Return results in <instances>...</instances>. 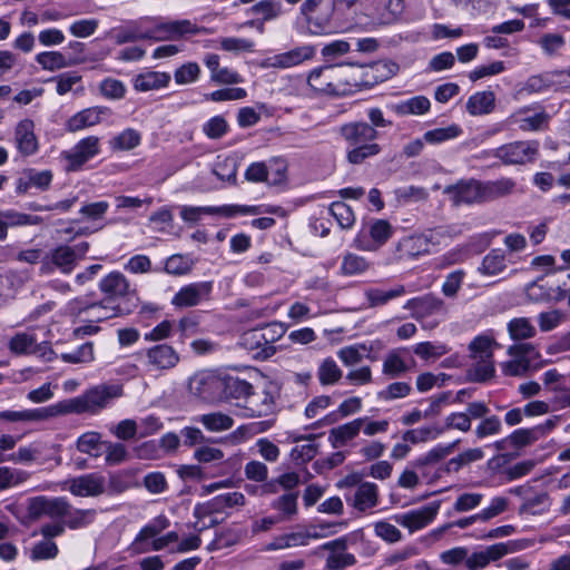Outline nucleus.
I'll return each instance as SVG.
<instances>
[{
    "mask_svg": "<svg viewBox=\"0 0 570 570\" xmlns=\"http://www.w3.org/2000/svg\"><path fill=\"white\" fill-rule=\"evenodd\" d=\"M535 351L534 345L530 343H517L508 347L509 361L501 363V370L508 376H521L530 367L529 355Z\"/></svg>",
    "mask_w": 570,
    "mask_h": 570,
    "instance_id": "ddd939ff",
    "label": "nucleus"
},
{
    "mask_svg": "<svg viewBox=\"0 0 570 570\" xmlns=\"http://www.w3.org/2000/svg\"><path fill=\"white\" fill-rule=\"evenodd\" d=\"M361 421L355 419L330 430L328 441L333 448H342L354 440L361 432Z\"/></svg>",
    "mask_w": 570,
    "mask_h": 570,
    "instance_id": "7c9ffc66",
    "label": "nucleus"
},
{
    "mask_svg": "<svg viewBox=\"0 0 570 570\" xmlns=\"http://www.w3.org/2000/svg\"><path fill=\"white\" fill-rule=\"evenodd\" d=\"M36 337L28 332L16 333L9 341L8 347L13 354H31Z\"/></svg>",
    "mask_w": 570,
    "mask_h": 570,
    "instance_id": "864d4df0",
    "label": "nucleus"
},
{
    "mask_svg": "<svg viewBox=\"0 0 570 570\" xmlns=\"http://www.w3.org/2000/svg\"><path fill=\"white\" fill-rule=\"evenodd\" d=\"M14 145L17 150L23 156H31L39 148L38 139L35 135V124L31 119H22L14 127Z\"/></svg>",
    "mask_w": 570,
    "mask_h": 570,
    "instance_id": "412c9836",
    "label": "nucleus"
},
{
    "mask_svg": "<svg viewBox=\"0 0 570 570\" xmlns=\"http://www.w3.org/2000/svg\"><path fill=\"white\" fill-rule=\"evenodd\" d=\"M217 512H220V510L215 498L205 503L197 504L194 509V517L197 519L194 529L197 532H202L207 527L214 525L216 523L214 520L210 521L209 525L202 523V520Z\"/></svg>",
    "mask_w": 570,
    "mask_h": 570,
    "instance_id": "3c124183",
    "label": "nucleus"
},
{
    "mask_svg": "<svg viewBox=\"0 0 570 570\" xmlns=\"http://www.w3.org/2000/svg\"><path fill=\"white\" fill-rule=\"evenodd\" d=\"M58 552L59 550L56 542L45 539L32 547L30 558L33 561L49 560L56 558Z\"/></svg>",
    "mask_w": 570,
    "mask_h": 570,
    "instance_id": "338daca9",
    "label": "nucleus"
},
{
    "mask_svg": "<svg viewBox=\"0 0 570 570\" xmlns=\"http://www.w3.org/2000/svg\"><path fill=\"white\" fill-rule=\"evenodd\" d=\"M318 445L312 438L305 444H297L291 451V459L296 464H305L314 459L317 454Z\"/></svg>",
    "mask_w": 570,
    "mask_h": 570,
    "instance_id": "052dcab7",
    "label": "nucleus"
},
{
    "mask_svg": "<svg viewBox=\"0 0 570 570\" xmlns=\"http://www.w3.org/2000/svg\"><path fill=\"white\" fill-rule=\"evenodd\" d=\"M440 507V501H435L419 509L397 514L394 517V520L397 524L407 529L410 533H414L428 527L435 519Z\"/></svg>",
    "mask_w": 570,
    "mask_h": 570,
    "instance_id": "f8f14e48",
    "label": "nucleus"
},
{
    "mask_svg": "<svg viewBox=\"0 0 570 570\" xmlns=\"http://www.w3.org/2000/svg\"><path fill=\"white\" fill-rule=\"evenodd\" d=\"M495 108V95L491 90L478 91L471 95L466 101V111L471 116L491 114Z\"/></svg>",
    "mask_w": 570,
    "mask_h": 570,
    "instance_id": "c756f323",
    "label": "nucleus"
},
{
    "mask_svg": "<svg viewBox=\"0 0 570 570\" xmlns=\"http://www.w3.org/2000/svg\"><path fill=\"white\" fill-rule=\"evenodd\" d=\"M373 530L376 537L391 544L400 542L403 538L400 529L385 520L375 522Z\"/></svg>",
    "mask_w": 570,
    "mask_h": 570,
    "instance_id": "680f3d73",
    "label": "nucleus"
},
{
    "mask_svg": "<svg viewBox=\"0 0 570 570\" xmlns=\"http://www.w3.org/2000/svg\"><path fill=\"white\" fill-rule=\"evenodd\" d=\"M333 11L334 6L325 0H305L301 6V13L313 33H322L328 28Z\"/></svg>",
    "mask_w": 570,
    "mask_h": 570,
    "instance_id": "6e6552de",
    "label": "nucleus"
},
{
    "mask_svg": "<svg viewBox=\"0 0 570 570\" xmlns=\"http://www.w3.org/2000/svg\"><path fill=\"white\" fill-rule=\"evenodd\" d=\"M314 56L315 48L313 46L305 45L293 48L286 52L265 58L259 62V67L264 69H288L313 59Z\"/></svg>",
    "mask_w": 570,
    "mask_h": 570,
    "instance_id": "1a4fd4ad",
    "label": "nucleus"
},
{
    "mask_svg": "<svg viewBox=\"0 0 570 570\" xmlns=\"http://www.w3.org/2000/svg\"><path fill=\"white\" fill-rule=\"evenodd\" d=\"M146 366L150 371L167 372L175 368L180 362L176 348L167 343L154 345L146 350Z\"/></svg>",
    "mask_w": 570,
    "mask_h": 570,
    "instance_id": "9b49d317",
    "label": "nucleus"
},
{
    "mask_svg": "<svg viewBox=\"0 0 570 570\" xmlns=\"http://www.w3.org/2000/svg\"><path fill=\"white\" fill-rule=\"evenodd\" d=\"M493 358H472L466 371V379L471 382H485L494 375Z\"/></svg>",
    "mask_w": 570,
    "mask_h": 570,
    "instance_id": "f704fd0d",
    "label": "nucleus"
},
{
    "mask_svg": "<svg viewBox=\"0 0 570 570\" xmlns=\"http://www.w3.org/2000/svg\"><path fill=\"white\" fill-rule=\"evenodd\" d=\"M140 134L135 129H126L111 140V147L118 150H130L140 144Z\"/></svg>",
    "mask_w": 570,
    "mask_h": 570,
    "instance_id": "e2e57ef3",
    "label": "nucleus"
},
{
    "mask_svg": "<svg viewBox=\"0 0 570 570\" xmlns=\"http://www.w3.org/2000/svg\"><path fill=\"white\" fill-rule=\"evenodd\" d=\"M462 129L460 126L452 124L448 127L435 128L424 134L425 141L430 144H440L460 136Z\"/></svg>",
    "mask_w": 570,
    "mask_h": 570,
    "instance_id": "6e6d98bb",
    "label": "nucleus"
},
{
    "mask_svg": "<svg viewBox=\"0 0 570 570\" xmlns=\"http://www.w3.org/2000/svg\"><path fill=\"white\" fill-rule=\"evenodd\" d=\"M99 289L106 295L107 302H112L117 297H126L134 293L129 281L119 272H111L99 283Z\"/></svg>",
    "mask_w": 570,
    "mask_h": 570,
    "instance_id": "4be33fe9",
    "label": "nucleus"
},
{
    "mask_svg": "<svg viewBox=\"0 0 570 570\" xmlns=\"http://www.w3.org/2000/svg\"><path fill=\"white\" fill-rule=\"evenodd\" d=\"M273 425V421H259L243 424L227 435L226 441L232 445L240 444L255 435L266 432Z\"/></svg>",
    "mask_w": 570,
    "mask_h": 570,
    "instance_id": "cd10ccee",
    "label": "nucleus"
},
{
    "mask_svg": "<svg viewBox=\"0 0 570 570\" xmlns=\"http://www.w3.org/2000/svg\"><path fill=\"white\" fill-rule=\"evenodd\" d=\"M342 374V370L331 357L323 360L317 371V377L322 385H333L337 383L341 380Z\"/></svg>",
    "mask_w": 570,
    "mask_h": 570,
    "instance_id": "09e8293b",
    "label": "nucleus"
},
{
    "mask_svg": "<svg viewBox=\"0 0 570 570\" xmlns=\"http://www.w3.org/2000/svg\"><path fill=\"white\" fill-rule=\"evenodd\" d=\"M508 268L507 257L502 249L490 250L482 259L478 271L487 277L501 276Z\"/></svg>",
    "mask_w": 570,
    "mask_h": 570,
    "instance_id": "a878e982",
    "label": "nucleus"
},
{
    "mask_svg": "<svg viewBox=\"0 0 570 570\" xmlns=\"http://www.w3.org/2000/svg\"><path fill=\"white\" fill-rule=\"evenodd\" d=\"M106 114V109L100 107H91L83 109L72 116L67 122V129L71 132L91 127L100 122L101 116Z\"/></svg>",
    "mask_w": 570,
    "mask_h": 570,
    "instance_id": "473e14b6",
    "label": "nucleus"
},
{
    "mask_svg": "<svg viewBox=\"0 0 570 570\" xmlns=\"http://www.w3.org/2000/svg\"><path fill=\"white\" fill-rule=\"evenodd\" d=\"M202 30L190 20H174L158 23L151 31L146 33V37L157 40H173L183 38L186 35L199 33Z\"/></svg>",
    "mask_w": 570,
    "mask_h": 570,
    "instance_id": "dca6fc26",
    "label": "nucleus"
},
{
    "mask_svg": "<svg viewBox=\"0 0 570 570\" xmlns=\"http://www.w3.org/2000/svg\"><path fill=\"white\" fill-rule=\"evenodd\" d=\"M396 70L397 65L387 61L370 66L326 65L308 73L307 85L318 95L346 96L389 79Z\"/></svg>",
    "mask_w": 570,
    "mask_h": 570,
    "instance_id": "f257e3e1",
    "label": "nucleus"
},
{
    "mask_svg": "<svg viewBox=\"0 0 570 570\" xmlns=\"http://www.w3.org/2000/svg\"><path fill=\"white\" fill-rule=\"evenodd\" d=\"M159 534H160V532L158 531V529H156L155 525H153L151 522H149L136 535V538L132 542V549L137 553L148 552L149 546H150L149 540L156 539Z\"/></svg>",
    "mask_w": 570,
    "mask_h": 570,
    "instance_id": "0e129e2a",
    "label": "nucleus"
},
{
    "mask_svg": "<svg viewBox=\"0 0 570 570\" xmlns=\"http://www.w3.org/2000/svg\"><path fill=\"white\" fill-rule=\"evenodd\" d=\"M509 336L513 341H524L535 336L537 330L528 317H514L507 324Z\"/></svg>",
    "mask_w": 570,
    "mask_h": 570,
    "instance_id": "4c0bfd02",
    "label": "nucleus"
},
{
    "mask_svg": "<svg viewBox=\"0 0 570 570\" xmlns=\"http://www.w3.org/2000/svg\"><path fill=\"white\" fill-rule=\"evenodd\" d=\"M413 352L424 361H434L446 354L449 348L441 343L422 342L413 347Z\"/></svg>",
    "mask_w": 570,
    "mask_h": 570,
    "instance_id": "603ef678",
    "label": "nucleus"
},
{
    "mask_svg": "<svg viewBox=\"0 0 570 570\" xmlns=\"http://www.w3.org/2000/svg\"><path fill=\"white\" fill-rule=\"evenodd\" d=\"M367 234L370 240L364 239L361 232L354 239V246L360 250L376 252L392 237L393 227L385 219H374L367 225Z\"/></svg>",
    "mask_w": 570,
    "mask_h": 570,
    "instance_id": "9d476101",
    "label": "nucleus"
},
{
    "mask_svg": "<svg viewBox=\"0 0 570 570\" xmlns=\"http://www.w3.org/2000/svg\"><path fill=\"white\" fill-rule=\"evenodd\" d=\"M495 341L490 335H479L469 345L470 358H493Z\"/></svg>",
    "mask_w": 570,
    "mask_h": 570,
    "instance_id": "49530a36",
    "label": "nucleus"
},
{
    "mask_svg": "<svg viewBox=\"0 0 570 570\" xmlns=\"http://www.w3.org/2000/svg\"><path fill=\"white\" fill-rule=\"evenodd\" d=\"M443 193L450 197L455 206L483 202L482 181L476 179L460 180L449 185Z\"/></svg>",
    "mask_w": 570,
    "mask_h": 570,
    "instance_id": "4468645a",
    "label": "nucleus"
},
{
    "mask_svg": "<svg viewBox=\"0 0 570 570\" xmlns=\"http://www.w3.org/2000/svg\"><path fill=\"white\" fill-rule=\"evenodd\" d=\"M530 108L523 107L512 112L508 121L510 124H518L519 128L523 131H537L543 128L548 122L549 116L544 111H539L533 115H527Z\"/></svg>",
    "mask_w": 570,
    "mask_h": 570,
    "instance_id": "b1692460",
    "label": "nucleus"
},
{
    "mask_svg": "<svg viewBox=\"0 0 570 570\" xmlns=\"http://www.w3.org/2000/svg\"><path fill=\"white\" fill-rule=\"evenodd\" d=\"M29 473L22 470L0 466V491L26 482Z\"/></svg>",
    "mask_w": 570,
    "mask_h": 570,
    "instance_id": "13d9d810",
    "label": "nucleus"
},
{
    "mask_svg": "<svg viewBox=\"0 0 570 570\" xmlns=\"http://www.w3.org/2000/svg\"><path fill=\"white\" fill-rule=\"evenodd\" d=\"M66 414H68V410L63 400L48 407L23 410V422L46 421Z\"/></svg>",
    "mask_w": 570,
    "mask_h": 570,
    "instance_id": "e433bc0d",
    "label": "nucleus"
},
{
    "mask_svg": "<svg viewBox=\"0 0 570 570\" xmlns=\"http://www.w3.org/2000/svg\"><path fill=\"white\" fill-rule=\"evenodd\" d=\"M224 387L222 390L223 401H236V403H244L253 386L237 377L223 379Z\"/></svg>",
    "mask_w": 570,
    "mask_h": 570,
    "instance_id": "72a5a7b5",
    "label": "nucleus"
},
{
    "mask_svg": "<svg viewBox=\"0 0 570 570\" xmlns=\"http://www.w3.org/2000/svg\"><path fill=\"white\" fill-rule=\"evenodd\" d=\"M70 504L63 498H47L43 495L28 500L27 512L31 520H39L48 517L52 520H60L69 513Z\"/></svg>",
    "mask_w": 570,
    "mask_h": 570,
    "instance_id": "0eeeda50",
    "label": "nucleus"
},
{
    "mask_svg": "<svg viewBox=\"0 0 570 570\" xmlns=\"http://www.w3.org/2000/svg\"><path fill=\"white\" fill-rule=\"evenodd\" d=\"M539 146L537 140L512 141L494 149L493 156L504 165H525L535 160Z\"/></svg>",
    "mask_w": 570,
    "mask_h": 570,
    "instance_id": "39448f33",
    "label": "nucleus"
},
{
    "mask_svg": "<svg viewBox=\"0 0 570 570\" xmlns=\"http://www.w3.org/2000/svg\"><path fill=\"white\" fill-rule=\"evenodd\" d=\"M456 444H458V441H455L451 444H448V445H438V446L431 449L426 454L417 458L412 463L413 468L423 469L428 465H432V464H435V463L442 461L444 458H446L454 451V448Z\"/></svg>",
    "mask_w": 570,
    "mask_h": 570,
    "instance_id": "a19ab883",
    "label": "nucleus"
},
{
    "mask_svg": "<svg viewBox=\"0 0 570 570\" xmlns=\"http://www.w3.org/2000/svg\"><path fill=\"white\" fill-rule=\"evenodd\" d=\"M99 151V139L90 136L81 139L69 153H67V159L72 165L81 166L88 159L97 155Z\"/></svg>",
    "mask_w": 570,
    "mask_h": 570,
    "instance_id": "c85d7f7f",
    "label": "nucleus"
},
{
    "mask_svg": "<svg viewBox=\"0 0 570 570\" xmlns=\"http://www.w3.org/2000/svg\"><path fill=\"white\" fill-rule=\"evenodd\" d=\"M189 391L193 395L208 403L223 401L222 390L224 381L209 371L196 373L189 380Z\"/></svg>",
    "mask_w": 570,
    "mask_h": 570,
    "instance_id": "423d86ee",
    "label": "nucleus"
},
{
    "mask_svg": "<svg viewBox=\"0 0 570 570\" xmlns=\"http://www.w3.org/2000/svg\"><path fill=\"white\" fill-rule=\"evenodd\" d=\"M320 549L328 552L325 570H344L345 568L352 567L356 563V558L352 553L346 552V537L328 541L321 546Z\"/></svg>",
    "mask_w": 570,
    "mask_h": 570,
    "instance_id": "2eb2a0df",
    "label": "nucleus"
},
{
    "mask_svg": "<svg viewBox=\"0 0 570 570\" xmlns=\"http://www.w3.org/2000/svg\"><path fill=\"white\" fill-rule=\"evenodd\" d=\"M340 134L352 147L346 155L350 164L360 165L365 159L380 154L381 147L374 140L379 137L377 130L364 121L348 122L340 128Z\"/></svg>",
    "mask_w": 570,
    "mask_h": 570,
    "instance_id": "f03ea898",
    "label": "nucleus"
},
{
    "mask_svg": "<svg viewBox=\"0 0 570 570\" xmlns=\"http://www.w3.org/2000/svg\"><path fill=\"white\" fill-rule=\"evenodd\" d=\"M237 214H261L258 206H240V205H224V206H208V215H218L224 217H233Z\"/></svg>",
    "mask_w": 570,
    "mask_h": 570,
    "instance_id": "bf43d9fd",
    "label": "nucleus"
},
{
    "mask_svg": "<svg viewBox=\"0 0 570 570\" xmlns=\"http://www.w3.org/2000/svg\"><path fill=\"white\" fill-rule=\"evenodd\" d=\"M532 546V541L527 539L511 540L487 547L484 550L468 554L466 568L469 570H480L489 566L490 562L498 561L510 553L525 550Z\"/></svg>",
    "mask_w": 570,
    "mask_h": 570,
    "instance_id": "20e7f679",
    "label": "nucleus"
},
{
    "mask_svg": "<svg viewBox=\"0 0 570 570\" xmlns=\"http://www.w3.org/2000/svg\"><path fill=\"white\" fill-rule=\"evenodd\" d=\"M212 288V282L188 284L175 294L171 304L179 308L196 306L209 297Z\"/></svg>",
    "mask_w": 570,
    "mask_h": 570,
    "instance_id": "a211bd4d",
    "label": "nucleus"
},
{
    "mask_svg": "<svg viewBox=\"0 0 570 570\" xmlns=\"http://www.w3.org/2000/svg\"><path fill=\"white\" fill-rule=\"evenodd\" d=\"M515 186V181L509 177L482 181L483 202L487 203L507 197L514 191Z\"/></svg>",
    "mask_w": 570,
    "mask_h": 570,
    "instance_id": "2f4dec72",
    "label": "nucleus"
},
{
    "mask_svg": "<svg viewBox=\"0 0 570 570\" xmlns=\"http://www.w3.org/2000/svg\"><path fill=\"white\" fill-rule=\"evenodd\" d=\"M330 212L335 217L338 225L344 229L351 228L355 223L354 212L343 202L332 203Z\"/></svg>",
    "mask_w": 570,
    "mask_h": 570,
    "instance_id": "4d7b16f0",
    "label": "nucleus"
},
{
    "mask_svg": "<svg viewBox=\"0 0 570 570\" xmlns=\"http://www.w3.org/2000/svg\"><path fill=\"white\" fill-rule=\"evenodd\" d=\"M444 303L441 298L426 294L420 297L411 298L406 302L404 308L412 312L416 318H424L443 309Z\"/></svg>",
    "mask_w": 570,
    "mask_h": 570,
    "instance_id": "5701e85b",
    "label": "nucleus"
},
{
    "mask_svg": "<svg viewBox=\"0 0 570 570\" xmlns=\"http://www.w3.org/2000/svg\"><path fill=\"white\" fill-rule=\"evenodd\" d=\"M275 395L267 389L253 391L244 403H235L237 406H242L252 417H261L269 415L275 410Z\"/></svg>",
    "mask_w": 570,
    "mask_h": 570,
    "instance_id": "f3484780",
    "label": "nucleus"
},
{
    "mask_svg": "<svg viewBox=\"0 0 570 570\" xmlns=\"http://www.w3.org/2000/svg\"><path fill=\"white\" fill-rule=\"evenodd\" d=\"M36 61L47 71H56L72 66V62L59 51L40 52L36 56Z\"/></svg>",
    "mask_w": 570,
    "mask_h": 570,
    "instance_id": "a18cd8bd",
    "label": "nucleus"
},
{
    "mask_svg": "<svg viewBox=\"0 0 570 570\" xmlns=\"http://www.w3.org/2000/svg\"><path fill=\"white\" fill-rule=\"evenodd\" d=\"M69 491L77 497H98L105 493V478L97 473H89L69 481Z\"/></svg>",
    "mask_w": 570,
    "mask_h": 570,
    "instance_id": "aec40b11",
    "label": "nucleus"
},
{
    "mask_svg": "<svg viewBox=\"0 0 570 570\" xmlns=\"http://www.w3.org/2000/svg\"><path fill=\"white\" fill-rule=\"evenodd\" d=\"M370 267L371 264L365 257L354 253H346L342 259L341 273L345 276H356L364 274Z\"/></svg>",
    "mask_w": 570,
    "mask_h": 570,
    "instance_id": "c03bdc74",
    "label": "nucleus"
},
{
    "mask_svg": "<svg viewBox=\"0 0 570 570\" xmlns=\"http://www.w3.org/2000/svg\"><path fill=\"white\" fill-rule=\"evenodd\" d=\"M88 307H91V316L96 322H102L125 314L118 305H111V302L106 299L91 303Z\"/></svg>",
    "mask_w": 570,
    "mask_h": 570,
    "instance_id": "8fccbe9b",
    "label": "nucleus"
},
{
    "mask_svg": "<svg viewBox=\"0 0 570 570\" xmlns=\"http://www.w3.org/2000/svg\"><path fill=\"white\" fill-rule=\"evenodd\" d=\"M379 503V488L372 482H362L356 488L352 505L360 512H365Z\"/></svg>",
    "mask_w": 570,
    "mask_h": 570,
    "instance_id": "393cba45",
    "label": "nucleus"
},
{
    "mask_svg": "<svg viewBox=\"0 0 570 570\" xmlns=\"http://www.w3.org/2000/svg\"><path fill=\"white\" fill-rule=\"evenodd\" d=\"M104 443L100 433L90 431L78 438L76 446L79 452L92 455Z\"/></svg>",
    "mask_w": 570,
    "mask_h": 570,
    "instance_id": "774afa93",
    "label": "nucleus"
},
{
    "mask_svg": "<svg viewBox=\"0 0 570 570\" xmlns=\"http://www.w3.org/2000/svg\"><path fill=\"white\" fill-rule=\"evenodd\" d=\"M430 107L431 102L425 96H415L395 105L394 110L402 116L424 115L430 110Z\"/></svg>",
    "mask_w": 570,
    "mask_h": 570,
    "instance_id": "79ce46f5",
    "label": "nucleus"
},
{
    "mask_svg": "<svg viewBox=\"0 0 570 570\" xmlns=\"http://www.w3.org/2000/svg\"><path fill=\"white\" fill-rule=\"evenodd\" d=\"M61 358L63 362L72 364L92 362L95 360L94 345L92 343L82 344L73 352L63 353Z\"/></svg>",
    "mask_w": 570,
    "mask_h": 570,
    "instance_id": "69168bd1",
    "label": "nucleus"
},
{
    "mask_svg": "<svg viewBox=\"0 0 570 570\" xmlns=\"http://www.w3.org/2000/svg\"><path fill=\"white\" fill-rule=\"evenodd\" d=\"M170 75L160 71H146L135 77L132 86L137 91H151L165 88L170 81Z\"/></svg>",
    "mask_w": 570,
    "mask_h": 570,
    "instance_id": "bb28decb",
    "label": "nucleus"
},
{
    "mask_svg": "<svg viewBox=\"0 0 570 570\" xmlns=\"http://www.w3.org/2000/svg\"><path fill=\"white\" fill-rule=\"evenodd\" d=\"M124 395L121 384L101 383L88 389L79 396L67 399L66 405L68 414H97L116 399Z\"/></svg>",
    "mask_w": 570,
    "mask_h": 570,
    "instance_id": "7ed1b4c3",
    "label": "nucleus"
},
{
    "mask_svg": "<svg viewBox=\"0 0 570 570\" xmlns=\"http://www.w3.org/2000/svg\"><path fill=\"white\" fill-rule=\"evenodd\" d=\"M52 264L62 273L69 274L77 261L76 249L69 246H59L50 253Z\"/></svg>",
    "mask_w": 570,
    "mask_h": 570,
    "instance_id": "58836bf2",
    "label": "nucleus"
},
{
    "mask_svg": "<svg viewBox=\"0 0 570 570\" xmlns=\"http://www.w3.org/2000/svg\"><path fill=\"white\" fill-rule=\"evenodd\" d=\"M525 295L529 301L533 303H542L549 302L551 299L561 301L567 297V291L560 289L556 297L552 296L550 288L546 287L543 284L538 282H533L528 285L525 289Z\"/></svg>",
    "mask_w": 570,
    "mask_h": 570,
    "instance_id": "de8ad7c7",
    "label": "nucleus"
},
{
    "mask_svg": "<svg viewBox=\"0 0 570 570\" xmlns=\"http://www.w3.org/2000/svg\"><path fill=\"white\" fill-rule=\"evenodd\" d=\"M405 293L403 285H397L391 289L371 288L365 292V297L370 307H376L386 304L389 301L402 296Z\"/></svg>",
    "mask_w": 570,
    "mask_h": 570,
    "instance_id": "37998d69",
    "label": "nucleus"
},
{
    "mask_svg": "<svg viewBox=\"0 0 570 570\" xmlns=\"http://www.w3.org/2000/svg\"><path fill=\"white\" fill-rule=\"evenodd\" d=\"M401 348L389 352L383 361L382 372L389 377H397L409 371V365L402 357Z\"/></svg>",
    "mask_w": 570,
    "mask_h": 570,
    "instance_id": "ea45409f",
    "label": "nucleus"
},
{
    "mask_svg": "<svg viewBox=\"0 0 570 570\" xmlns=\"http://www.w3.org/2000/svg\"><path fill=\"white\" fill-rule=\"evenodd\" d=\"M198 421L209 432H225L233 428L234 419L223 412H210L199 416Z\"/></svg>",
    "mask_w": 570,
    "mask_h": 570,
    "instance_id": "c9c22d12",
    "label": "nucleus"
},
{
    "mask_svg": "<svg viewBox=\"0 0 570 570\" xmlns=\"http://www.w3.org/2000/svg\"><path fill=\"white\" fill-rule=\"evenodd\" d=\"M434 245L433 234H416L402 238L396 245L399 258H417L428 255Z\"/></svg>",
    "mask_w": 570,
    "mask_h": 570,
    "instance_id": "6ab92c4d",
    "label": "nucleus"
},
{
    "mask_svg": "<svg viewBox=\"0 0 570 570\" xmlns=\"http://www.w3.org/2000/svg\"><path fill=\"white\" fill-rule=\"evenodd\" d=\"M302 546H305V537L303 532H292L275 538L265 547V550L274 551Z\"/></svg>",
    "mask_w": 570,
    "mask_h": 570,
    "instance_id": "5fc2aeb1",
    "label": "nucleus"
}]
</instances>
